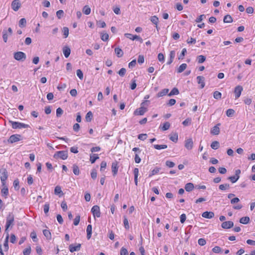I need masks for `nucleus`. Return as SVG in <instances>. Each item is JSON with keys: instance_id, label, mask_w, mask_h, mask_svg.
Listing matches in <instances>:
<instances>
[{"instance_id": "f257e3e1", "label": "nucleus", "mask_w": 255, "mask_h": 255, "mask_svg": "<svg viewBox=\"0 0 255 255\" xmlns=\"http://www.w3.org/2000/svg\"><path fill=\"white\" fill-rule=\"evenodd\" d=\"M149 101H144L142 102L140 104V107L136 109L134 112L133 114L135 116H142L147 111V108L145 107L144 106L146 104L149 102Z\"/></svg>"}, {"instance_id": "f03ea898", "label": "nucleus", "mask_w": 255, "mask_h": 255, "mask_svg": "<svg viewBox=\"0 0 255 255\" xmlns=\"http://www.w3.org/2000/svg\"><path fill=\"white\" fill-rule=\"evenodd\" d=\"M14 215L10 213L6 217V222L5 225V233H7L8 232V229L10 226L13 225L14 222Z\"/></svg>"}, {"instance_id": "7ed1b4c3", "label": "nucleus", "mask_w": 255, "mask_h": 255, "mask_svg": "<svg viewBox=\"0 0 255 255\" xmlns=\"http://www.w3.org/2000/svg\"><path fill=\"white\" fill-rule=\"evenodd\" d=\"M8 177V173L5 168L0 169V178L2 186H5L6 180Z\"/></svg>"}, {"instance_id": "20e7f679", "label": "nucleus", "mask_w": 255, "mask_h": 255, "mask_svg": "<svg viewBox=\"0 0 255 255\" xmlns=\"http://www.w3.org/2000/svg\"><path fill=\"white\" fill-rule=\"evenodd\" d=\"M54 158L57 159L60 158L63 160H65L68 157V151H57L53 156Z\"/></svg>"}, {"instance_id": "39448f33", "label": "nucleus", "mask_w": 255, "mask_h": 255, "mask_svg": "<svg viewBox=\"0 0 255 255\" xmlns=\"http://www.w3.org/2000/svg\"><path fill=\"white\" fill-rule=\"evenodd\" d=\"M25 54L21 51L15 52L14 53V58L17 61H23L26 59Z\"/></svg>"}, {"instance_id": "423d86ee", "label": "nucleus", "mask_w": 255, "mask_h": 255, "mask_svg": "<svg viewBox=\"0 0 255 255\" xmlns=\"http://www.w3.org/2000/svg\"><path fill=\"white\" fill-rule=\"evenodd\" d=\"M10 123L11 124L12 128L14 129L27 128L29 127L28 125H26L23 123L12 121H10Z\"/></svg>"}, {"instance_id": "0eeeda50", "label": "nucleus", "mask_w": 255, "mask_h": 255, "mask_svg": "<svg viewBox=\"0 0 255 255\" xmlns=\"http://www.w3.org/2000/svg\"><path fill=\"white\" fill-rule=\"evenodd\" d=\"M21 136L20 134H15L11 135L8 139V142L10 143L18 141L20 140Z\"/></svg>"}, {"instance_id": "6e6552de", "label": "nucleus", "mask_w": 255, "mask_h": 255, "mask_svg": "<svg viewBox=\"0 0 255 255\" xmlns=\"http://www.w3.org/2000/svg\"><path fill=\"white\" fill-rule=\"evenodd\" d=\"M91 212L94 217H96L99 218L101 216L100 207L98 205H95L92 208Z\"/></svg>"}, {"instance_id": "1a4fd4ad", "label": "nucleus", "mask_w": 255, "mask_h": 255, "mask_svg": "<svg viewBox=\"0 0 255 255\" xmlns=\"http://www.w3.org/2000/svg\"><path fill=\"white\" fill-rule=\"evenodd\" d=\"M21 6V4L19 0H14L11 3V7L12 9L16 11L18 10Z\"/></svg>"}, {"instance_id": "9d476101", "label": "nucleus", "mask_w": 255, "mask_h": 255, "mask_svg": "<svg viewBox=\"0 0 255 255\" xmlns=\"http://www.w3.org/2000/svg\"><path fill=\"white\" fill-rule=\"evenodd\" d=\"M243 90V87L241 86H237L235 87L234 93L235 94L236 99L239 98L240 97Z\"/></svg>"}, {"instance_id": "9b49d317", "label": "nucleus", "mask_w": 255, "mask_h": 255, "mask_svg": "<svg viewBox=\"0 0 255 255\" xmlns=\"http://www.w3.org/2000/svg\"><path fill=\"white\" fill-rule=\"evenodd\" d=\"M234 226V223L232 221H226L222 223L221 226L223 229H228L233 227Z\"/></svg>"}, {"instance_id": "f8f14e48", "label": "nucleus", "mask_w": 255, "mask_h": 255, "mask_svg": "<svg viewBox=\"0 0 255 255\" xmlns=\"http://www.w3.org/2000/svg\"><path fill=\"white\" fill-rule=\"evenodd\" d=\"M193 146V142L192 138H188L185 141V147L188 150H191Z\"/></svg>"}, {"instance_id": "ddd939ff", "label": "nucleus", "mask_w": 255, "mask_h": 255, "mask_svg": "<svg viewBox=\"0 0 255 255\" xmlns=\"http://www.w3.org/2000/svg\"><path fill=\"white\" fill-rule=\"evenodd\" d=\"M220 125V124H218L215 126H214L211 130V133L214 135H218L220 133V128L219 126Z\"/></svg>"}, {"instance_id": "4468645a", "label": "nucleus", "mask_w": 255, "mask_h": 255, "mask_svg": "<svg viewBox=\"0 0 255 255\" xmlns=\"http://www.w3.org/2000/svg\"><path fill=\"white\" fill-rule=\"evenodd\" d=\"M202 216L205 218L211 219L214 217V213L213 212L206 211L202 213Z\"/></svg>"}, {"instance_id": "2eb2a0df", "label": "nucleus", "mask_w": 255, "mask_h": 255, "mask_svg": "<svg viewBox=\"0 0 255 255\" xmlns=\"http://www.w3.org/2000/svg\"><path fill=\"white\" fill-rule=\"evenodd\" d=\"M197 82L199 84H200L201 88L202 89L205 87V78L203 76H197Z\"/></svg>"}, {"instance_id": "dca6fc26", "label": "nucleus", "mask_w": 255, "mask_h": 255, "mask_svg": "<svg viewBox=\"0 0 255 255\" xmlns=\"http://www.w3.org/2000/svg\"><path fill=\"white\" fill-rule=\"evenodd\" d=\"M112 170L113 175L115 176L117 174L118 170V163L117 161L112 163Z\"/></svg>"}, {"instance_id": "f3484780", "label": "nucleus", "mask_w": 255, "mask_h": 255, "mask_svg": "<svg viewBox=\"0 0 255 255\" xmlns=\"http://www.w3.org/2000/svg\"><path fill=\"white\" fill-rule=\"evenodd\" d=\"M81 244H78L76 246H73V245L69 246V250L71 253H73L75 251H79L81 249Z\"/></svg>"}, {"instance_id": "a211bd4d", "label": "nucleus", "mask_w": 255, "mask_h": 255, "mask_svg": "<svg viewBox=\"0 0 255 255\" xmlns=\"http://www.w3.org/2000/svg\"><path fill=\"white\" fill-rule=\"evenodd\" d=\"M63 52L66 58H68L71 53L70 48L68 46H65L63 48Z\"/></svg>"}, {"instance_id": "6ab92c4d", "label": "nucleus", "mask_w": 255, "mask_h": 255, "mask_svg": "<svg viewBox=\"0 0 255 255\" xmlns=\"http://www.w3.org/2000/svg\"><path fill=\"white\" fill-rule=\"evenodd\" d=\"M86 232L87 238L88 240H89L91 238L92 233V227L91 225H88V226L87 227Z\"/></svg>"}, {"instance_id": "aec40b11", "label": "nucleus", "mask_w": 255, "mask_h": 255, "mask_svg": "<svg viewBox=\"0 0 255 255\" xmlns=\"http://www.w3.org/2000/svg\"><path fill=\"white\" fill-rule=\"evenodd\" d=\"M6 238H5V241H4V242L3 244V247H4L5 251H7L8 250V239H9L8 232H7V233H6Z\"/></svg>"}, {"instance_id": "412c9836", "label": "nucleus", "mask_w": 255, "mask_h": 255, "mask_svg": "<svg viewBox=\"0 0 255 255\" xmlns=\"http://www.w3.org/2000/svg\"><path fill=\"white\" fill-rule=\"evenodd\" d=\"M115 52L118 57H122L124 55L123 50L119 47L115 49Z\"/></svg>"}, {"instance_id": "4be33fe9", "label": "nucleus", "mask_w": 255, "mask_h": 255, "mask_svg": "<svg viewBox=\"0 0 255 255\" xmlns=\"http://www.w3.org/2000/svg\"><path fill=\"white\" fill-rule=\"evenodd\" d=\"M194 188V185L192 183H188L185 186V189L187 192L191 191Z\"/></svg>"}, {"instance_id": "5701e85b", "label": "nucleus", "mask_w": 255, "mask_h": 255, "mask_svg": "<svg viewBox=\"0 0 255 255\" xmlns=\"http://www.w3.org/2000/svg\"><path fill=\"white\" fill-rule=\"evenodd\" d=\"M168 92H169L168 89H164L157 93V97L158 98L163 97V96L166 95L168 93Z\"/></svg>"}, {"instance_id": "b1692460", "label": "nucleus", "mask_w": 255, "mask_h": 255, "mask_svg": "<svg viewBox=\"0 0 255 255\" xmlns=\"http://www.w3.org/2000/svg\"><path fill=\"white\" fill-rule=\"evenodd\" d=\"M223 21L224 23H231L233 21V18L230 15L227 14L224 16Z\"/></svg>"}, {"instance_id": "393cba45", "label": "nucleus", "mask_w": 255, "mask_h": 255, "mask_svg": "<svg viewBox=\"0 0 255 255\" xmlns=\"http://www.w3.org/2000/svg\"><path fill=\"white\" fill-rule=\"evenodd\" d=\"M43 234L47 240L51 239V235L50 232L48 230H43Z\"/></svg>"}, {"instance_id": "a878e982", "label": "nucleus", "mask_w": 255, "mask_h": 255, "mask_svg": "<svg viewBox=\"0 0 255 255\" xmlns=\"http://www.w3.org/2000/svg\"><path fill=\"white\" fill-rule=\"evenodd\" d=\"M179 92L177 88H174L172 89L171 92L168 94V96L171 97L173 95H177L179 94Z\"/></svg>"}, {"instance_id": "bb28decb", "label": "nucleus", "mask_w": 255, "mask_h": 255, "mask_svg": "<svg viewBox=\"0 0 255 255\" xmlns=\"http://www.w3.org/2000/svg\"><path fill=\"white\" fill-rule=\"evenodd\" d=\"M133 173L134 175V182L136 185H137L138 180L137 177L138 175V169L137 168H135L133 170Z\"/></svg>"}, {"instance_id": "cd10ccee", "label": "nucleus", "mask_w": 255, "mask_h": 255, "mask_svg": "<svg viewBox=\"0 0 255 255\" xmlns=\"http://www.w3.org/2000/svg\"><path fill=\"white\" fill-rule=\"evenodd\" d=\"M3 186V187L2 188V189L1 190V193L2 195L4 196L6 198V197L8 194V190L5 185V186Z\"/></svg>"}, {"instance_id": "c85d7f7f", "label": "nucleus", "mask_w": 255, "mask_h": 255, "mask_svg": "<svg viewBox=\"0 0 255 255\" xmlns=\"http://www.w3.org/2000/svg\"><path fill=\"white\" fill-rule=\"evenodd\" d=\"M169 139L174 142H177L178 141V134L176 133H174L170 135Z\"/></svg>"}, {"instance_id": "c756f323", "label": "nucleus", "mask_w": 255, "mask_h": 255, "mask_svg": "<svg viewBox=\"0 0 255 255\" xmlns=\"http://www.w3.org/2000/svg\"><path fill=\"white\" fill-rule=\"evenodd\" d=\"M93 118V113L92 112L89 111L88 112L86 115V121L88 122H90L92 121V119Z\"/></svg>"}, {"instance_id": "7c9ffc66", "label": "nucleus", "mask_w": 255, "mask_h": 255, "mask_svg": "<svg viewBox=\"0 0 255 255\" xmlns=\"http://www.w3.org/2000/svg\"><path fill=\"white\" fill-rule=\"evenodd\" d=\"M83 12L86 15H88L91 12V8L88 5H85L83 8Z\"/></svg>"}, {"instance_id": "2f4dec72", "label": "nucleus", "mask_w": 255, "mask_h": 255, "mask_svg": "<svg viewBox=\"0 0 255 255\" xmlns=\"http://www.w3.org/2000/svg\"><path fill=\"white\" fill-rule=\"evenodd\" d=\"M250 222V218L249 217H244L240 219V222L243 224H247Z\"/></svg>"}, {"instance_id": "473e14b6", "label": "nucleus", "mask_w": 255, "mask_h": 255, "mask_svg": "<svg viewBox=\"0 0 255 255\" xmlns=\"http://www.w3.org/2000/svg\"><path fill=\"white\" fill-rule=\"evenodd\" d=\"M187 64L185 63L182 64L178 68L177 70V73H180L182 72L183 71H184L186 68H187Z\"/></svg>"}, {"instance_id": "72a5a7b5", "label": "nucleus", "mask_w": 255, "mask_h": 255, "mask_svg": "<svg viewBox=\"0 0 255 255\" xmlns=\"http://www.w3.org/2000/svg\"><path fill=\"white\" fill-rule=\"evenodd\" d=\"M99 156L96 154H92L90 155V161L92 163H94L97 159L99 158Z\"/></svg>"}, {"instance_id": "f704fd0d", "label": "nucleus", "mask_w": 255, "mask_h": 255, "mask_svg": "<svg viewBox=\"0 0 255 255\" xmlns=\"http://www.w3.org/2000/svg\"><path fill=\"white\" fill-rule=\"evenodd\" d=\"M230 185L229 184H221L219 186V188L221 190H226L229 189Z\"/></svg>"}, {"instance_id": "c9c22d12", "label": "nucleus", "mask_w": 255, "mask_h": 255, "mask_svg": "<svg viewBox=\"0 0 255 255\" xmlns=\"http://www.w3.org/2000/svg\"><path fill=\"white\" fill-rule=\"evenodd\" d=\"M219 142L217 141H215L212 142V143L211 144V147L212 148L214 149H217L219 147Z\"/></svg>"}, {"instance_id": "e433bc0d", "label": "nucleus", "mask_w": 255, "mask_h": 255, "mask_svg": "<svg viewBox=\"0 0 255 255\" xmlns=\"http://www.w3.org/2000/svg\"><path fill=\"white\" fill-rule=\"evenodd\" d=\"M73 171L75 175H78L79 174L80 170H79L78 166L77 165H76V164L73 165Z\"/></svg>"}, {"instance_id": "4c0bfd02", "label": "nucleus", "mask_w": 255, "mask_h": 255, "mask_svg": "<svg viewBox=\"0 0 255 255\" xmlns=\"http://www.w3.org/2000/svg\"><path fill=\"white\" fill-rule=\"evenodd\" d=\"M154 148L156 149L160 150L162 149H165L167 147V145L163 144V145H158V144H154L153 145Z\"/></svg>"}, {"instance_id": "58836bf2", "label": "nucleus", "mask_w": 255, "mask_h": 255, "mask_svg": "<svg viewBox=\"0 0 255 255\" xmlns=\"http://www.w3.org/2000/svg\"><path fill=\"white\" fill-rule=\"evenodd\" d=\"M197 59L198 63H202L206 60V57L203 55H199L197 57Z\"/></svg>"}, {"instance_id": "ea45409f", "label": "nucleus", "mask_w": 255, "mask_h": 255, "mask_svg": "<svg viewBox=\"0 0 255 255\" xmlns=\"http://www.w3.org/2000/svg\"><path fill=\"white\" fill-rule=\"evenodd\" d=\"M54 193L56 195H59L60 194H62V195H63L61 188L60 186H56L55 187V189H54Z\"/></svg>"}, {"instance_id": "a19ab883", "label": "nucleus", "mask_w": 255, "mask_h": 255, "mask_svg": "<svg viewBox=\"0 0 255 255\" xmlns=\"http://www.w3.org/2000/svg\"><path fill=\"white\" fill-rule=\"evenodd\" d=\"M8 33L6 30H3L2 31V38L4 42H6L8 38Z\"/></svg>"}, {"instance_id": "79ce46f5", "label": "nucleus", "mask_w": 255, "mask_h": 255, "mask_svg": "<svg viewBox=\"0 0 255 255\" xmlns=\"http://www.w3.org/2000/svg\"><path fill=\"white\" fill-rule=\"evenodd\" d=\"M239 179V177H237L235 175L230 176L228 178V179L232 183L236 182Z\"/></svg>"}, {"instance_id": "37998d69", "label": "nucleus", "mask_w": 255, "mask_h": 255, "mask_svg": "<svg viewBox=\"0 0 255 255\" xmlns=\"http://www.w3.org/2000/svg\"><path fill=\"white\" fill-rule=\"evenodd\" d=\"M62 32L65 38H67L69 35V29L67 27H64L62 29Z\"/></svg>"}, {"instance_id": "c03bdc74", "label": "nucleus", "mask_w": 255, "mask_h": 255, "mask_svg": "<svg viewBox=\"0 0 255 255\" xmlns=\"http://www.w3.org/2000/svg\"><path fill=\"white\" fill-rule=\"evenodd\" d=\"M235 113V111L233 109H229L226 111V115L228 117H232Z\"/></svg>"}, {"instance_id": "a18cd8bd", "label": "nucleus", "mask_w": 255, "mask_h": 255, "mask_svg": "<svg viewBox=\"0 0 255 255\" xmlns=\"http://www.w3.org/2000/svg\"><path fill=\"white\" fill-rule=\"evenodd\" d=\"M221 96H222V94L220 92L215 91V92H214L213 97L216 99L218 100V99H221Z\"/></svg>"}, {"instance_id": "49530a36", "label": "nucleus", "mask_w": 255, "mask_h": 255, "mask_svg": "<svg viewBox=\"0 0 255 255\" xmlns=\"http://www.w3.org/2000/svg\"><path fill=\"white\" fill-rule=\"evenodd\" d=\"M101 39L104 41H106L109 39V34L107 33H101Z\"/></svg>"}, {"instance_id": "de8ad7c7", "label": "nucleus", "mask_w": 255, "mask_h": 255, "mask_svg": "<svg viewBox=\"0 0 255 255\" xmlns=\"http://www.w3.org/2000/svg\"><path fill=\"white\" fill-rule=\"evenodd\" d=\"M150 20L153 24L157 25L158 22V18L156 16H152L150 18Z\"/></svg>"}, {"instance_id": "09e8293b", "label": "nucleus", "mask_w": 255, "mask_h": 255, "mask_svg": "<svg viewBox=\"0 0 255 255\" xmlns=\"http://www.w3.org/2000/svg\"><path fill=\"white\" fill-rule=\"evenodd\" d=\"M26 23V20L25 18H22L20 19L19 21V26L21 27H24Z\"/></svg>"}, {"instance_id": "8fccbe9b", "label": "nucleus", "mask_w": 255, "mask_h": 255, "mask_svg": "<svg viewBox=\"0 0 255 255\" xmlns=\"http://www.w3.org/2000/svg\"><path fill=\"white\" fill-rule=\"evenodd\" d=\"M124 226H125V228L127 230H128L129 229V226L128 220L126 216H124Z\"/></svg>"}, {"instance_id": "3c124183", "label": "nucleus", "mask_w": 255, "mask_h": 255, "mask_svg": "<svg viewBox=\"0 0 255 255\" xmlns=\"http://www.w3.org/2000/svg\"><path fill=\"white\" fill-rule=\"evenodd\" d=\"M170 126V124L169 122H166L164 124L163 127H162V129L163 130H166L169 128Z\"/></svg>"}, {"instance_id": "603ef678", "label": "nucleus", "mask_w": 255, "mask_h": 255, "mask_svg": "<svg viewBox=\"0 0 255 255\" xmlns=\"http://www.w3.org/2000/svg\"><path fill=\"white\" fill-rule=\"evenodd\" d=\"M186 52H187V51H186V48H183L182 50L181 54H180V55L178 57V59H183L184 58V57Z\"/></svg>"}, {"instance_id": "864d4df0", "label": "nucleus", "mask_w": 255, "mask_h": 255, "mask_svg": "<svg viewBox=\"0 0 255 255\" xmlns=\"http://www.w3.org/2000/svg\"><path fill=\"white\" fill-rule=\"evenodd\" d=\"M126 72V69L124 68H121L118 72L120 76L123 77L125 76Z\"/></svg>"}, {"instance_id": "5fc2aeb1", "label": "nucleus", "mask_w": 255, "mask_h": 255, "mask_svg": "<svg viewBox=\"0 0 255 255\" xmlns=\"http://www.w3.org/2000/svg\"><path fill=\"white\" fill-rule=\"evenodd\" d=\"M76 74L80 79L82 80L83 79V74L82 71L80 69H78L77 70Z\"/></svg>"}, {"instance_id": "6e6d98bb", "label": "nucleus", "mask_w": 255, "mask_h": 255, "mask_svg": "<svg viewBox=\"0 0 255 255\" xmlns=\"http://www.w3.org/2000/svg\"><path fill=\"white\" fill-rule=\"evenodd\" d=\"M64 15V11L63 10H59L56 12V16L58 19H60Z\"/></svg>"}, {"instance_id": "4d7b16f0", "label": "nucleus", "mask_w": 255, "mask_h": 255, "mask_svg": "<svg viewBox=\"0 0 255 255\" xmlns=\"http://www.w3.org/2000/svg\"><path fill=\"white\" fill-rule=\"evenodd\" d=\"M147 135L146 133H141V134H139L138 135V138L141 140H145L147 138Z\"/></svg>"}, {"instance_id": "13d9d810", "label": "nucleus", "mask_w": 255, "mask_h": 255, "mask_svg": "<svg viewBox=\"0 0 255 255\" xmlns=\"http://www.w3.org/2000/svg\"><path fill=\"white\" fill-rule=\"evenodd\" d=\"M63 113V110L61 108H58L56 110V116L57 117H60L62 115Z\"/></svg>"}, {"instance_id": "bf43d9fd", "label": "nucleus", "mask_w": 255, "mask_h": 255, "mask_svg": "<svg viewBox=\"0 0 255 255\" xmlns=\"http://www.w3.org/2000/svg\"><path fill=\"white\" fill-rule=\"evenodd\" d=\"M80 220V216L77 215L74 219V223H73L74 225L75 226H77L79 223Z\"/></svg>"}, {"instance_id": "052dcab7", "label": "nucleus", "mask_w": 255, "mask_h": 255, "mask_svg": "<svg viewBox=\"0 0 255 255\" xmlns=\"http://www.w3.org/2000/svg\"><path fill=\"white\" fill-rule=\"evenodd\" d=\"M31 253V248L30 247H29L25 249L23 251V255H29Z\"/></svg>"}, {"instance_id": "680f3d73", "label": "nucleus", "mask_w": 255, "mask_h": 255, "mask_svg": "<svg viewBox=\"0 0 255 255\" xmlns=\"http://www.w3.org/2000/svg\"><path fill=\"white\" fill-rule=\"evenodd\" d=\"M198 243L200 246H203L206 244V241L204 239L200 238L198 240Z\"/></svg>"}, {"instance_id": "e2e57ef3", "label": "nucleus", "mask_w": 255, "mask_h": 255, "mask_svg": "<svg viewBox=\"0 0 255 255\" xmlns=\"http://www.w3.org/2000/svg\"><path fill=\"white\" fill-rule=\"evenodd\" d=\"M191 119L190 118H187L185 121H184L183 122L182 124L184 126H187L191 124Z\"/></svg>"}, {"instance_id": "0e129e2a", "label": "nucleus", "mask_w": 255, "mask_h": 255, "mask_svg": "<svg viewBox=\"0 0 255 255\" xmlns=\"http://www.w3.org/2000/svg\"><path fill=\"white\" fill-rule=\"evenodd\" d=\"M30 237L32 238L33 242H36L37 241L36 234L34 232L31 233Z\"/></svg>"}, {"instance_id": "69168bd1", "label": "nucleus", "mask_w": 255, "mask_h": 255, "mask_svg": "<svg viewBox=\"0 0 255 255\" xmlns=\"http://www.w3.org/2000/svg\"><path fill=\"white\" fill-rule=\"evenodd\" d=\"M144 61V58L143 55H140L138 56L137 62L139 64H142Z\"/></svg>"}, {"instance_id": "338daca9", "label": "nucleus", "mask_w": 255, "mask_h": 255, "mask_svg": "<svg viewBox=\"0 0 255 255\" xmlns=\"http://www.w3.org/2000/svg\"><path fill=\"white\" fill-rule=\"evenodd\" d=\"M136 63V60L135 59L133 60L132 61H131L130 62H129L128 63V67L129 68H132L133 67H134L135 66Z\"/></svg>"}, {"instance_id": "774afa93", "label": "nucleus", "mask_w": 255, "mask_h": 255, "mask_svg": "<svg viewBox=\"0 0 255 255\" xmlns=\"http://www.w3.org/2000/svg\"><path fill=\"white\" fill-rule=\"evenodd\" d=\"M120 255H128V250L126 249L123 247L121 249V250L120 252Z\"/></svg>"}]
</instances>
